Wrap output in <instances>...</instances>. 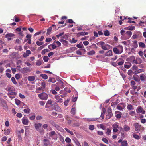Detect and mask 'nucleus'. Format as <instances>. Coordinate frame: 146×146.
I'll return each instance as SVG.
<instances>
[{"instance_id":"nucleus-33","label":"nucleus","mask_w":146,"mask_h":146,"mask_svg":"<svg viewBox=\"0 0 146 146\" xmlns=\"http://www.w3.org/2000/svg\"><path fill=\"white\" fill-rule=\"evenodd\" d=\"M76 46L78 48H84V46L82 43H80L79 44H77Z\"/></svg>"},{"instance_id":"nucleus-42","label":"nucleus","mask_w":146,"mask_h":146,"mask_svg":"<svg viewBox=\"0 0 146 146\" xmlns=\"http://www.w3.org/2000/svg\"><path fill=\"white\" fill-rule=\"evenodd\" d=\"M49 59L48 57L47 56H45L43 58V60L45 62H47L48 61Z\"/></svg>"},{"instance_id":"nucleus-35","label":"nucleus","mask_w":146,"mask_h":146,"mask_svg":"<svg viewBox=\"0 0 146 146\" xmlns=\"http://www.w3.org/2000/svg\"><path fill=\"white\" fill-rule=\"evenodd\" d=\"M45 32V31H40L39 32H38L35 33L34 35V36H36L38 35L39 34L42 33L43 34H44Z\"/></svg>"},{"instance_id":"nucleus-23","label":"nucleus","mask_w":146,"mask_h":146,"mask_svg":"<svg viewBox=\"0 0 146 146\" xmlns=\"http://www.w3.org/2000/svg\"><path fill=\"white\" fill-rule=\"evenodd\" d=\"M127 28V29L129 30H133L135 29V27L133 26H130Z\"/></svg>"},{"instance_id":"nucleus-64","label":"nucleus","mask_w":146,"mask_h":146,"mask_svg":"<svg viewBox=\"0 0 146 146\" xmlns=\"http://www.w3.org/2000/svg\"><path fill=\"white\" fill-rule=\"evenodd\" d=\"M14 18L15 21V22H18L20 20L17 17H14Z\"/></svg>"},{"instance_id":"nucleus-62","label":"nucleus","mask_w":146,"mask_h":146,"mask_svg":"<svg viewBox=\"0 0 146 146\" xmlns=\"http://www.w3.org/2000/svg\"><path fill=\"white\" fill-rule=\"evenodd\" d=\"M15 78H16V79H19L20 78V75L19 74H16L15 76Z\"/></svg>"},{"instance_id":"nucleus-55","label":"nucleus","mask_w":146,"mask_h":146,"mask_svg":"<svg viewBox=\"0 0 146 146\" xmlns=\"http://www.w3.org/2000/svg\"><path fill=\"white\" fill-rule=\"evenodd\" d=\"M145 76L144 75H142L140 76V79L142 81L144 80L145 79Z\"/></svg>"},{"instance_id":"nucleus-36","label":"nucleus","mask_w":146,"mask_h":146,"mask_svg":"<svg viewBox=\"0 0 146 146\" xmlns=\"http://www.w3.org/2000/svg\"><path fill=\"white\" fill-rule=\"evenodd\" d=\"M126 35L129 36H131L132 35V32L131 31H127L126 33Z\"/></svg>"},{"instance_id":"nucleus-49","label":"nucleus","mask_w":146,"mask_h":146,"mask_svg":"<svg viewBox=\"0 0 146 146\" xmlns=\"http://www.w3.org/2000/svg\"><path fill=\"white\" fill-rule=\"evenodd\" d=\"M21 101L17 99H15V102L17 105H19Z\"/></svg>"},{"instance_id":"nucleus-18","label":"nucleus","mask_w":146,"mask_h":146,"mask_svg":"<svg viewBox=\"0 0 146 146\" xmlns=\"http://www.w3.org/2000/svg\"><path fill=\"white\" fill-rule=\"evenodd\" d=\"M31 52L30 50H28L26 51V52L25 54H24V57H26L28 56L31 53Z\"/></svg>"},{"instance_id":"nucleus-58","label":"nucleus","mask_w":146,"mask_h":146,"mask_svg":"<svg viewBox=\"0 0 146 146\" xmlns=\"http://www.w3.org/2000/svg\"><path fill=\"white\" fill-rule=\"evenodd\" d=\"M43 44V42H40L39 41H37L36 42V44L38 46L42 45Z\"/></svg>"},{"instance_id":"nucleus-15","label":"nucleus","mask_w":146,"mask_h":146,"mask_svg":"<svg viewBox=\"0 0 146 146\" xmlns=\"http://www.w3.org/2000/svg\"><path fill=\"white\" fill-rule=\"evenodd\" d=\"M28 80L29 81H34L35 79V76H28Z\"/></svg>"},{"instance_id":"nucleus-5","label":"nucleus","mask_w":146,"mask_h":146,"mask_svg":"<svg viewBox=\"0 0 146 146\" xmlns=\"http://www.w3.org/2000/svg\"><path fill=\"white\" fill-rule=\"evenodd\" d=\"M53 28L54 29L56 28V26L54 25H52L50 27L47 29V32L46 33V36H48L49 35L51 34Z\"/></svg>"},{"instance_id":"nucleus-17","label":"nucleus","mask_w":146,"mask_h":146,"mask_svg":"<svg viewBox=\"0 0 146 146\" xmlns=\"http://www.w3.org/2000/svg\"><path fill=\"white\" fill-rule=\"evenodd\" d=\"M22 123L23 124L27 125L28 123V120L27 119L23 118L22 119Z\"/></svg>"},{"instance_id":"nucleus-28","label":"nucleus","mask_w":146,"mask_h":146,"mask_svg":"<svg viewBox=\"0 0 146 146\" xmlns=\"http://www.w3.org/2000/svg\"><path fill=\"white\" fill-rule=\"evenodd\" d=\"M95 54V52L93 50L90 51L87 54L89 55H91L94 54Z\"/></svg>"},{"instance_id":"nucleus-52","label":"nucleus","mask_w":146,"mask_h":146,"mask_svg":"<svg viewBox=\"0 0 146 146\" xmlns=\"http://www.w3.org/2000/svg\"><path fill=\"white\" fill-rule=\"evenodd\" d=\"M51 91L52 93L54 95H56L57 93V92L55 90H51Z\"/></svg>"},{"instance_id":"nucleus-26","label":"nucleus","mask_w":146,"mask_h":146,"mask_svg":"<svg viewBox=\"0 0 146 146\" xmlns=\"http://www.w3.org/2000/svg\"><path fill=\"white\" fill-rule=\"evenodd\" d=\"M40 76L42 77L43 79H46L48 78V76L46 74H42L40 75Z\"/></svg>"},{"instance_id":"nucleus-47","label":"nucleus","mask_w":146,"mask_h":146,"mask_svg":"<svg viewBox=\"0 0 146 146\" xmlns=\"http://www.w3.org/2000/svg\"><path fill=\"white\" fill-rule=\"evenodd\" d=\"M30 110L29 109L27 108L26 109H25L24 110V111L25 113H29L30 112Z\"/></svg>"},{"instance_id":"nucleus-54","label":"nucleus","mask_w":146,"mask_h":146,"mask_svg":"<svg viewBox=\"0 0 146 146\" xmlns=\"http://www.w3.org/2000/svg\"><path fill=\"white\" fill-rule=\"evenodd\" d=\"M65 141L67 143H70L71 141V140L70 138L67 137L65 139Z\"/></svg>"},{"instance_id":"nucleus-6","label":"nucleus","mask_w":146,"mask_h":146,"mask_svg":"<svg viewBox=\"0 0 146 146\" xmlns=\"http://www.w3.org/2000/svg\"><path fill=\"white\" fill-rule=\"evenodd\" d=\"M0 104L3 107H6L7 104L6 102L3 98L0 97Z\"/></svg>"},{"instance_id":"nucleus-11","label":"nucleus","mask_w":146,"mask_h":146,"mask_svg":"<svg viewBox=\"0 0 146 146\" xmlns=\"http://www.w3.org/2000/svg\"><path fill=\"white\" fill-rule=\"evenodd\" d=\"M113 131L114 132H117L118 131V129L117 128H118V125L116 124H113Z\"/></svg>"},{"instance_id":"nucleus-50","label":"nucleus","mask_w":146,"mask_h":146,"mask_svg":"<svg viewBox=\"0 0 146 146\" xmlns=\"http://www.w3.org/2000/svg\"><path fill=\"white\" fill-rule=\"evenodd\" d=\"M66 22L70 23H74L73 20L72 19H68L66 20Z\"/></svg>"},{"instance_id":"nucleus-10","label":"nucleus","mask_w":146,"mask_h":146,"mask_svg":"<svg viewBox=\"0 0 146 146\" xmlns=\"http://www.w3.org/2000/svg\"><path fill=\"white\" fill-rule=\"evenodd\" d=\"M42 124L40 123H36L35 124V126L36 129L38 131H39V129L42 126Z\"/></svg>"},{"instance_id":"nucleus-59","label":"nucleus","mask_w":146,"mask_h":146,"mask_svg":"<svg viewBox=\"0 0 146 146\" xmlns=\"http://www.w3.org/2000/svg\"><path fill=\"white\" fill-rule=\"evenodd\" d=\"M14 36V34H6L5 35V36Z\"/></svg>"},{"instance_id":"nucleus-30","label":"nucleus","mask_w":146,"mask_h":146,"mask_svg":"<svg viewBox=\"0 0 146 146\" xmlns=\"http://www.w3.org/2000/svg\"><path fill=\"white\" fill-rule=\"evenodd\" d=\"M71 112L72 114L74 115L76 113V109L75 108H72L71 110Z\"/></svg>"},{"instance_id":"nucleus-43","label":"nucleus","mask_w":146,"mask_h":146,"mask_svg":"<svg viewBox=\"0 0 146 146\" xmlns=\"http://www.w3.org/2000/svg\"><path fill=\"white\" fill-rule=\"evenodd\" d=\"M94 125H90L89 126V129L90 130H93L94 129Z\"/></svg>"},{"instance_id":"nucleus-29","label":"nucleus","mask_w":146,"mask_h":146,"mask_svg":"<svg viewBox=\"0 0 146 146\" xmlns=\"http://www.w3.org/2000/svg\"><path fill=\"white\" fill-rule=\"evenodd\" d=\"M83 50L84 51H85V49H82L80 50H77L76 51V53L77 54L80 55H81L82 54V53L80 51V50Z\"/></svg>"},{"instance_id":"nucleus-60","label":"nucleus","mask_w":146,"mask_h":146,"mask_svg":"<svg viewBox=\"0 0 146 146\" xmlns=\"http://www.w3.org/2000/svg\"><path fill=\"white\" fill-rule=\"evenodd\" d=\"M111 131V130L109 129L108 128L107 129V131L106 132V133L108 134V135H110Z\"/></svg>"},{"instance_id":"nucleus-44","label":"nucleus","mask_w":146,"mask_h":146,"mask_svg":"<svg viewBox=\"0 0 146 146\" xmlns=\"http://www.w3.org/2000/svg\"><path fill=\"white\" fill-rule=\"evenodd\" d=\"M136 59L137 60V62L138 63V64H140L142 62V60L140 58H136Z\"/></svg>"},{"instance_id":"nucleus-24","label":"nucleus","mask_w":146,"mask_h":146,"mask_svg":"<svg viewBox=\"0 0 146 146\" xmlns=\"http://www.w3.org/2000/svg\"><path fill=\"white\" fill-rule=\"evenodd\" d=\"M122 146H127L128 143L126 141L124 140L121 143Z\"/></svg>"},{"instance_id":"nucleus-3","label":"nucleus","mask_w":146,"mask_h":146,"mask_svg":"<svg viewBox=\"0 0 146 146\" xmlns=\"http://www.w3.org/2000/svg\"><path fill=\"white\" fill-rule=\"evenodd\" d=\"M51 106L52 108L56 111H60L61 110V109L59 106L58 105L57 103L55 102H53Z\"/></svg>"},{"instance_id":"nucleus-21","label":"nucleus","mask_w":146,"mask_h":146,"mask_svg":"<svg viewBox=\"0 0 146 146\" xmlns=\"http://www.w3.org/2000/svg\"><path fill=\"white\" fill-rule=\"evenodd\" d=\"M10 129H7L4 130V134L5 135H7L10 134Z\"/></svg>"},{"instance_id":"nucleus-38","label":"nucleus","mask_w":146,"mask_h":146,"mask_svg":"<svg viewBox=\"0 0 146 146\" xmlns=\"http://www.w3.org/2000/svg\"><path fill=\"white\" fill-rule=\"evenodd\" d=\"M127 108L129 110H131L133 109V108L131 104H129L127 106Z\"/></svg>"},{"instance_id":"nucleus-8","label":"nucleus","mask_w":146,"mask_h":146,"mask_svg":"<svg viewBox=\"0 0 146 146\" xmlns=\"http://www.w3.org/2000/svg\"><path fill=\"white\" fill-rule=\"evenodd\" d=\"M134 125L135 127V130L137 131H139L141 125H139V124L138 123H135Z\"/></svg>"},{"instance_id":"nucleus-20","label":"nucleus","mask_w":146,"mask_h":146,"mask_svg":"<svg viewBox=\"0 0 146 146\" xmlns=\"http://www.w3.org/2000/svg\"><path fill=\"white\" fill-rule=\"evenodd\" d=\"M123 129L125 131H128L130 130V128L126 125H125L124 126Z\"/></svg>"},{"instance_id":"nucleus-51","label":"nucleus","mask_w":146,"mask_h":146,"mask_svg":"<svg viewBox=\"0 0 146 146\" xmlns=\"http://www.w3.org/2000/svg\"><path fill=\"white\" fill-rule=\"evenodd\" d=\"M80 124L79 123H74L73 124V127H77L78 126L80 125Z\"/></svg>"},{"instance_id":"nucleus-45","label":"nucleus","mask_w":146,"mask_h":146,"mask_svg":"<svg viewBox=\"0 0 146 146\" xmlns=\"http://www.w3.org/2000/svg\"><path fill=\"white\" fill-rule=\"evenodd\" d=\"M11 80L13 82V83L15 84H17V82L15 80V78L14 77H13L11 78Z\"/></svg>"},{"instance_id":"nucleus-56","label":"nucleus","mask_w":146,"mask_h":146,"mask_svg":"<svg viewBox=\"0 0 146 146\" xmlns=\"http://www.w3.org/2000/svg\"><path fill=\"white\" fill-rule=\"evenodd\" d=\"M56 79L59 82L60 84L63 83V82L62 81L60 80V79L59 77H56Z\"/></svg>"},{"instance_id":"nucleus-19","label":"nucleus","mask_w":146,"mask_h":146,"mask_svg":"<svg viewBox=\"0 0 146 146\" xmlns=\"http://www.w3.org/2000/svg\"><path fill=\"white\" fill-rule=\"evenodd\" d=\"M60 40L62 44H63L65 45H66L68 44V42L67 41L61 39Z\"/></svg>"},{"instance_id":"nucleus-46","label":"nucleus","mask_w":146,"mask_h":146,"mask_svg":"<svg viewBox=\"0 0 146 146\" xmlns=\"http://www.w3.org/2000/svg\"><path fill=\"white\" fill-rule=\"evenodd\" d=\"M9 96L10 95H17V93L15 92H11L10 93H8L7 94Z\"/></svg>"},{"instance_id":"nucleus-2","label":"nucleus","mask_w":146,"mask_h":146,"mask_svg":"<svg viewBox=\"0 0 146 146\" xmlns=\"http://www.w3.org/2000/svg\"><path fill=\"white\" fill-rule=\"evenodd\" d=\"M31 70V68H30L25 67L21 68L20 70V72L23 74H25L30 72Z\"/></svg>"},{"instance_id":"nucleus-40","label":"nucleus","mask_w":146,"mask_h":146,"mask_svg":"<svg viewBox=\"0 0 146 146\" xmlns=\"http://www.w3.org/2000/svg\"><path fill=\"white\" fill-rule=\"evenodd\" d=\"M65 130L68 132L71 135H72L73 134V132L72 131H70L67 128H65Z\"/></svg>"},{"instance_id":"nucleus-53","label":"nucleus","mask_w":146,"mask_h":146,"mask_svg":"<svg viewBox=\"0 0 146 146\" xmlns=\"http://www.w3.org/2000/svg\"><path fill=\"white\" fill-rule=\"evenodd\" d=\"M133 137L134 138L137 139H139V136L136 134L133 135Z\"/></svg>"},{"instance_id":"nucleus-39","label":"nucleus","mask_w":146,"mask_h":146,"mask_svg":"<svg viewBox=\"0 0 146 146\" xmlns=\"http://www.w3.org/2000/svg\"><path fill=\"white\" fill-rule=\"evenodd\" d=\"M138 54L139 55L142 57V58H144L143 56V53L142 51L140 50L139 51Z\"/></svg>"},{"instance_id":"nucleus-37","label":"nucleus","mask_w":146,"mask_h":146,"mask_svg":"<svg viewBox=\"0 0 146 146\" xmlns=\"http://www.w3.org/2000/svg\"><path fill=\"white\" fill-rule=\"evenodd\" d=\"M60 94H63L64 95H66L67 94V93L65 91V90H62L60 91Z\"/></svg>"},{"instance_id":"nucleus-25","label":"nucleus","mask_w":146,"mask_h":146,"mask_svg":"<svg viewBox=\"0 0 146 146\" xmlns=\"http://www.w3.org/2000/svg\"><path fill=\"white\" fill-rule=\"evenodd\" d=\"M139 46L141 48H143L145 47V44L143 43L142 42H140L139 43Z\"/></svg>"},{"instance_id":"nucleus-14","label":"nucleus","mask_w":146,"mask_h":146,"mask_svg":"<svg viewBox=\"0 0 146 146\" xmlns=\"http://www.w3.org/2000/svg\"><path fill=\"white\" fill-rule=\"evenodd\" d=\"M117 48L119 51V52L120 54L123 51V48L121 46L119 45L116 46Z\"/></svg>"},{"instance_id":"nucleus-1","label":"nucleus","mask_w":146,"mask_h":146,"mask_svg":"<svg viewBox=\"0 0 146 146\" xmlns=\"http://www.w3.org/2000/svg\"><path fill=\"white\" fill-rule=\"evenodd\" d=\"M108 114L106 117V119H108L112 117L113 116V113L112 112V110L111 108L109 107L107 110Z\"/></svg>"},{"instance_id":"nucleus-9","label":"nucleus","mask_w":146,"mask_h":146,"mask_svg":"<svg viewBox=\"0 0 146 146\" xmlns=\"http://www.w3.org/2000/svg\"><path fill=\"white\" fill-rule=\"evenodd\" d=\"M55 99H56V102L60 103H61L62 102V99L60 98L59 95H56L55 96Z\"/></svg>"},{"instance_id":"nucleus-16","label":"nucleus","mask_w":146,"mask_h":146,"mask_svg":"<svg viewBox=\"0 0 146 146\" xmlns=\"http://www.w3.org/2000/svg\"><path fill=\"white\" fill-rule=\"evenodd\" d=\"M114 52L116 54H121L119 52L118 49L116 47H115L113 48V49Z\"/></svg>"},{"instance_id":"nucleus-63","label":"nucleus","mask_w":146,"mask_h":146,"mask_svg":"<svg viewBox=\"0 0 146 146\" xmlns=\"http://www.w3.org/2000/svg\"><path fill=\"white\" fill-rule=\"evenodd\" d=\"M16 116L17 117L20 118L22 117V115L21 113H19L17 114Z\"/></svg>"},{"instance_id":"nucleus-13","label":"nucleus","mask_w":146,"mask_h":146,"mask_svg":"<svg viewBox=\"0 0 146 146\" xmlns=\"http://www.w3.org/2000/svg\"><path fill=\"white\" fill-rule=\"evenodd\" d=\"M112 55V52L111 50H109L105 54V56H110Z\"/></svg>"},{"instance_id":"nucleus-34","label":"nucleus","mask_w":146,"mask_h":146,"mask_svg":"<svg viewBox=\"0 0 146 146\" xmlns=\"http://www.w3.org/2000/svg\"><path fill=\"white\" fill-rule=\"evenodd\" d=\"M133 43L134 44L133 47L134 48H136L137 47L138 45L137 44V41L135 40L133 41Z\"/></svg>"},{"instance_id":"nucleus-41","label":"nucleus","mask_w":146,"mask_h":146,"mask_svg":"<svg viewBox=\"0 0 146 146\" xmlns=\"http://www.w3.org/2000/svg\"><path fill=\"white\" fill-rule=\"evenodd\" d=\"M102 141L106 144H108L109 143L108 140L106 138H103L102 139Z\"/></svg>"},{"instance_id":"nucleus-27","label":"nucleus","mask_w":146,"mask_h":146,"mask_svg":"<svg viewBox=\"0 0 146 146\" xmlns=\"http://www.w3.org/2000/svg\"><path fill=\"white\" fill-rule=\"evenodd\" d=\"M88 34V33L87 32H82L79 33V35L81 36H84L85 35H87Z\"/></svg>"},{"instance_id":"nucleus-61","label":"nucleus","mask_w":146,"mask_h":146,"mask_svg":"<svg viewBox=\"0 0 146 146\" xmlns=\"http://www.w3.org/2000/svg\"><path fill=\"white\" fill-rule=\"evenodd\" d=\"M117 109L120 110H122L123 109L122 107L118 105L117 106Z\"/></svg>"},{"instance_id":"nucleus-31","label":"nucleus","mask_w":146,"mask_h":146,"mask_svg":"<svg viewBox=\"0 0 146 146\" xmlns=\"http://www.w3.org/2000/svg\"><path fill=\"white\" fill-rule=\"evenodd\" d=\"M104 35L106 36H108L110 34V32L107 30H105L104 31Z\"/></svg>"},{"instance_id":"nucleus-22","label":"nucleus","mask_w":146,"mask_h":146,"mask_svg":"<svg viewBox=\"0 0 146 146\" xmlns=\"http://www.w3.org/2000/svg\"><path fill=\"white\" fill-rule=\"evenodd\" d=\"M48 81L49 82H52L53 83H54L56 82V80L54 78H50Z\"/></svg>"},{"instance_id":"nucleus-48","label":"nucleus","mask_w":146,"mask_h":146,"mask_svg":"<svg viewBox=\"0 0 146 146\" xmlns=\"http://www.w3.org/2000/svg\"><path fill=\"white\" fill-rule=\"evenodd\" d=\"M54 102L52 101L51 100H49L47 102V104H49L51 105L52 106V104Z\"/></svg>"},{"instance_id":"nucleus-4","label":"nucleus","mask_w":146,"mask_h":146,"mask_svg":"<svg viewBox=\"0 0 146 146\" xmlns=\"http://www.w3.org/2000/svg\"><path fill=\"white\" fill-rule=\"evenodd\" d=\"M38 97L40 99L46 100L48 98V95L45 93H42L38 95Z\"/></svg>"},{"instance_id":"nucleus-32","label":"nucleus","mask_w":146,"mask_h":146,"mask_svg":"<svg viewBox=\"0 0 146 146\" xmlns=\"http://www.w3.org/2000/svg\"><path fill=\"white\" fill-rule=\"evenodd\" d=\"M54 126L59 131H61V130L62 129L58 125H57L56 124Z\"/></svg>"},{"instance_id":"nucleus-57","label":"nucleus","mask_w":146,"mask_h":146,"mask_svg":"<svg viewBox=\"0 0 146 146\" xmlns=\"http://www.w3.org/2000/svg\"><path fill=\"white\" fill-rule=\"evenodd\" d=\"M64 34V32H61V33H60L58 34L57 35H56V36L58 37V36H61L63 35Z\"/></svg>"},{"instance_id":"nucleus-7","label":"nucleus","mask_w":146,"mask_h":146,"mask_svg":"<svg viewBox=\"0 0 146 146\" xmlns=\"http://www.w3.org/2000/svg\"><path fill=\"white\" fill-rule=\"evenodd\" d=\"M136 111L137 113H141L143 114L145 113V111L143 110V109L140 106H139L137 109Z\"/></svg>"},{"instance_id":"nucleus-12","label":"nucleus","mask_w":146,"mask_h":146,"mask_svg":"<svg viewBox=\"0 0 146 146\" xmlns=\"http://www.w3.org/2000/svg\"><path fill=\"white\" fill-rule=\"evenodd\" d=\"M115 114H116V116L117 118H121V113L119 111H116L115 112Z\"/></svg>"}]
</instances>
